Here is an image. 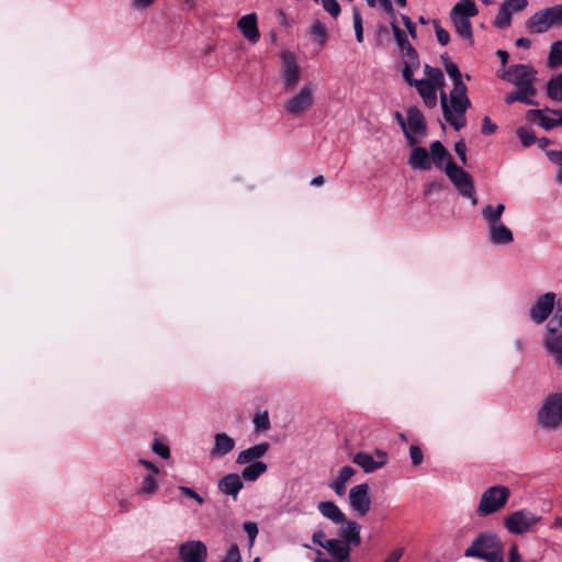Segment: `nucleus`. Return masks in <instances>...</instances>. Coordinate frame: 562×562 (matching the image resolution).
<instances>
[{
    "instance_id": "1",
    "label": "nucleus",
    "mask_w": 562,
    "mask_h": 562,
    "mask_svg": "<svg viewBox=\"0 0 562 562\" xmlns=\"http://www.w3.org/2000/svg\"><path fill=\"white\" fill-rule=\"evenodd\" d=\"M447 75L453 81V88L449 94L440 90V104L445 120L459 131L467 124L465 112L471 106L467 97V86L462 82V76L457 64L447 61L445 64Z\"/></svg>"
},
{
    "instance_id": "2",
    "label": "nucleus",
    "mask_w": 562,
    "mask_h": 562,
    "mask_svg": "<svg viewBox=\"0 0 562 562\" xmlns=\"http://www.w3.org/2000/svg\"><path fill=\"white\" fill-rule=\"evenodd\" d=\"M467 558H479L486 562H504L503 548L498 537L491 531L482 532L464 551Z\"/></svg>"
},
{
    "instance_id": "3",
    "label": "nucleus",
    "mask_w": 562,
    "mask_h": 562,
    "mask_svg": "<svg viewBox=\"0 0 562 562\" xmlns=\"http://www.w3.org/2000/svg\"><path fill=\"white\" fill-rule=\"evenodd\" d=\"M317 85L306 81L300 89L290 91V98L284 102L285 113L291 117H302L311 111L315 104Z\"/></svg>"
},
{
    "instance_id": "4",
    "label": "nucleus",
    "mask_w": 562,
    "mask_h": 562,
    "mask_svg": "<svg viewBox=\"0 0 562 562\" xmlns=\"http://www.w3.org/2000/svg\"><path fill=\"white\" fill-rule=\"evenodd\" d=\"M479 10L473 0H461L457 2L450 12L451 21L456 31L465 40L472 41V24L470 18L477 15Z\"/></svg>"
},
{
    "instance_id": "5",
    "label": "nucleus",
    "mask_w": 562,
    "mask_h": 562,
    "mask_svg": "<svg viewBox=\"0 0 562 562\" xmlns=\"http://www.w3.org/2000/svg\"><path fill=\"white\" fill-rule=\"evenodd\" d=\"M538 425L548 430H554L562 425V394L547 396L537 415Z\"/></svg>"
},
{
    "instance_id": "6",
    "label": "nucleus",
    "mask_w": 562,
    "mask_h": 562,
    "mask_svg": "<svg viewBox=\"0 0 562 562\" xmlns=\"http://www.w3.org/2000/svg\"><path fill=\"white\" fill-rule=\"evenodd\" d=\"M137 464L144 468V472H138L135 476V494L143 498L153 497L159 488L157 475L159 469L151 461L138 459Z\"/></svg>"
},
{
    "instance_id": "7",
    "label": "nucleus",
    "mask_w": 562,
    "mask_h": 562,
    "mask_svg": "<svg viewBox=\"0 0 562 562\" xmlns=\"http://www.w3.org/2000/svg\"><path fill=\"white\" fill-rule=\"evenodd\" d=\"M510 491L505 485H494L488 487L481 495L477 505V515L485 517L501 510L508 502Z\"/></svg>"
},
{
    "instance_id": "8",
    "label": "nucleus",
    "mask_w": 562,
    "mask_h": 562,
    "mask_svg": "<svg viewBox=\"0 0 562 562\" xmlns=\"http://www.w3.org/2000/svg\"><path fill=\"white\" fill-rule=\"evenodd\" d=\"M302 78V68L294 53H280V82L285 92L296 89Z\"/></svg>"
},
{
    "instance_id": "9",
    "label": "nucleus",
    "mask_w": 562,
    "mask_h": 562,
    "mask_svg": "<svg viewBox=\"0 0 562 562\" xmlns=\"http://www.w3.org/2000/svg\"><path fill=\"white\" fill-rule=\"evenodd\" d=\"M445 171L449 180L456 187L459 194L471 200L472 205H476L477 198L471 175L463 170L461 167L457 166L452 159L447 161Z\"/></svg>"
},
{
    "instance_id": "10",
    "label": "nucleus",
    "mask_w": 562,
    "mask_h": 562,
    "mask_svg": "<svg viewBox=\"0 0 562 562\" xmlns=\"http://www.w3.org/2000/svg\"><path fill=\"white\" fill-rule=\"evenodd\" d=\"M541 516L527 509H519L504 518L505 528L514 535H524L541 521Z\"/></svg>"
},
{
    "instance_id": "11",
    "label": "nucleus",
    "mask_w": 562,
    "mask_h": 562,
    "mask_svg": "<svg viewBox=\"0 0 562 562\" xmlns=\"http://www.w3.org/2000/svg\"><path fill=\"white\" fill-rule=\"evenodd\" d=\"M536 70L529 65H514L498 72V76L516 87L535 86Z\"/></svg>"
},
{
    "instance_id": "12",
    "label": "nucleus",
    "mask_w": 562,
    "mask_h": 562,
    "mask_svg": "<svg viewBox=\"0 0 562 562\" xmlns=\"http://www.w3.org/2000/svg\"><path fill=\"white\" fill-rule=\"evenodd\" d=\"M426 132V122L423 113L417 108H411L407 111L406 125L404 134L411 145L419 142L417 135H424Z\"/></svg>"
},
{
    "instance_id": "13",
    "label": "nucleus",
    "mask_w": 562,
    "mask_h": 562,
    "mask_svg": "<svg viewBox=\"0 0 562 562\" xmlns=\"http://www.w3.org/2000/svg\"><path fill=\"white\" fill-rule=\"evenodd\" d=\"M350 508L360 516H364L371 508L370 486L367 483L356 485L349 491Z\"/></svg>"
},
{
    "instance_id": "14",
    "label": "nucleus",
    "mask_w": 562,
    "mask_h": 562,
    "mask_svg": "<svg viewBox=\"0 0 562 562\" xmlns=\"http://www.w3.org/2000/svg\"><path fill=\"white\" fill-rule=\"evenodd\" d=\"M178 557L182 562H205L207 548L200 540H187L178 547Z\"/></svg>"
},
{
    "instance_id": "15",
    "label": "nucleus",
    "mask_w": 562,
    "mask_h": 562,
    "mask_svg": "<svg viewBox=\"0 0 562 562\" xmlns=\"http://www.w3.org/2000/svg\"><path fill=\"white\" fill-rule=\"evenodd\" d=\"M526 119L530 123H536L544 130H551L562 125V111L549 109L529 110L526 113Z\"/></svg>"
},
{
    "instance_id": "16",
    "label": "nucleus",
    "mask_w": 562,
    "mask_h": 562,
    "mask_svg": "<svg viewBox=\"0 0 562 562\" xmlns=\"http://www.w3.org/2000/svg\"><path fill=\"white\" fill-rule=\"evenodd\" d=\"M557 295L553 292H547L539 296L530 307V318L536 324H542L552 313L555 305Z\"/></svg>"
},
{
    "instance_id": "17",
    "label": "nucleus",
    "mask_w": 562,
    "mask_h": 562,
    "mask_svg": "<svg viewBox=\"0 0 562 562\" xmlns=\"http://www.w3.org/2000/svg\"><path fill=\"white\" fill-rule=\"evenodd\" d=\"M325 550L330 554L334 561L322 558V551L317 550L318 557L315 559V562H350L351 547L344 540L329 539L328 542H326Z\"/></svg>"
},
{
    "instance_id": "18",
    "label": "nucleus",
    "mask_w": 562,
    "mask_h": 562,
    "mask_svg": "<svg viewBox=\"0 0 562 562\" xmlns=\"http://www.w3.org/2000/svg\"><path fill=\"white\" fill-rule=\"evenodd\" d=\"M386 461L387 454L382 450H375V458L364 451L357 452L352 458V462L359 465L366 473H372L382 469Z\"/></svg>"
},
{
    "instance_id": "19",
    "label": "nucleus",
    "mask_w": 562,
    "mask_h": 562,
    "mask_svg": "<svg viewBox=\"0 0 562 562\" xmlns=\"http://www.w3.org/2000/svg\"><path fill=\"white\" fill-rule=\"evenodd\" d=\"M547 331L542 339L543 347L554 358L555 363L562 368V333H559L551 324L547 325Z\"/></svg>"
},
{
    "instance_id": "20",
    "label": "nucleus",
    "mask_w": 562,
    "mask_h": 562,
    "mask_svg": "<svg viewBox=\"0 0 562 562\" xmlns=\"http://www.w3.org/2000/svg\"><path fill=\"white\" fill-rule=\"evenodd\" d=\"M236 446V441L226 432H216L214 435V443L210 450L212 458H222L231 453Z\"/></svg>"
},
{
    "instance_id": "21",
    "label": "nucleus",
    "mask_w": 562,
    "mask_h": 562,
    "mask_svg": "<svg viewBox=\"0 0 562 562\" xmlns=\"http://www.w3.org/2000/svg\"><path fill=\"white\" fill-rule=\"evenodd\" d=\"M237 27L241 34L251 43H257L260 38L256 13H248L239 19Z\"/></svg>"
},
{
    "instance_id": "22",
    "label": "nucleus",
    "mask_w": 562,
    "mask_h": 562,
    "mask_svg": "<svg viewBox=\"0 0 562 562\" xmlns=\"http://www.w3.org/2000/svg\"><path fill=\"white\" fill-rule=\"evenodd\" d=\"M221 493L232 496L233 499L237 498L238 493L243 490V479L237 473H229L224 475L217 483Z\"/></svg>"
},
{
    "instance_id": "23",
    "label": "nucleus",
    "mask_w": 562,
    "mask_h": 562,
    "mask_svg": "<svg viewBox=\"0 0 562 562\" xmlns=\"http://www.w3.org/2000/svg\"><path fill=\"white\" fill-rule=\"evenodd\" d=\"M527 30L532 33H544L549 29L553 27L550 15L548 13V9H542L535 14H532L525 23Z\"/></svg>"
},
{
    "instance_id": "24",
    "label": "nucleus",
    "mask_w": 562,
    "mask_h": 562,
    "mask_svg": "<svg viewBox=\"0 0 562 562\" xmlns=\"http://www.w3.org/2000/svg\"><path fill=\"white\" fill-rule=\"evenodd\" d=\"M487 237L493 245H509L514 240L512 231L502 222L487 227Z\"/></svg>"
},
{
    "instance_id": "25",
    "label": "nucleus",
    "mask_w": 562,
    "mask_h": 562,
    "mask_svg": "<svg viewBox=\"0 0 562 562\" xmlns=\"http://www.w3.org/2000/svg\"><path fill=\"white\" fill-rule=\"evenodd\" d=\"M270 445L268 442H261L255 446H251L245 450H241L236 459V463L238 464H250L254 462H258L260 458H262L267 451L269 450Z\"/></svg>"
},
{
    "instance_id": "26",
    "label": "nucleus",
    "mask_w": 562,
    "mask_h": 562,
    "mask_svg": "<svg viewBox=\"0 0 562 562\" xmlns=\"http://www.w3.org/2000/svg\"><path fill=\"white\" fill-rule=\"evenodd\" d=\"M342 526L338 530V540H344L350 547H357L360 544V525L353 520H347L341 524Z\"/></svg>"
},
{
    "instance_id": "27",
    "label": "nucleus",
    "mask_w": 562,
    "mask_h": 562,
    "mask_svg": "<svg viewBox=\"0 0 562 562\" xmlns=\"http://www.w3.org/2000/svg\"><path fill=\"white\" fill-rule=\"evenodd\" d=\"M317 509L324 518L330 520L335 525H340L346 521V515L331 501L319 502L317 504Z\"/></svg>"
},
{
    "instance_id": "28",
    "label": "nucleus",
    "mask_w": 562,
    "mask_h": 562,
    "mask_svg": "<svg viewBox=\"0 0 562 562\" xmlns=\"http://www.w3.org/2000/svg\"><path fill=\"white\" fill-rule=\"evenodd\" d=\"M412 87H415L418 91V94L423 99L424 104L432 109L437 105V88L436 86L431 85L428 81H425L423 79H419L418 81H414V85Z\"/></svg>"
},
{
    "instance_id": "29",
    "label": "nucleus",
    "mask_w": 562,
    "mask_h": 562,
    "mask_svg": "<svg viewBox=\"0 0 562 562\" xmlns=\"http://www.w3.org/2000/svg\"><path fill=\"white\" fill-rule=\"evenodd\" d=\"M408 165L413 169L429 170L431 168V159L424 147L414 146L408 158Z\"/></svg>"
},
{
    "instance_id": "30",
    "label": "nucleus",
    "mask_w": 562,
    "mask_h": 562,
    "mask_svg": "<svg viewBox=\"0 0 562 562\" xmlns=\"http://www.w3.org/2000/svg\"><path fill=\"white\" fill-rule=\"evenodd\" d=\"M536 94L537 89L535 86L518 87L516 91H513L505 97V102L507 104L521 102L524 104L532 105L535 104L533 97Z\"/></svg>"
},
{
    "instance_id": "31",
    "label": "nucleus",
    "mask_w": 562,
    "mask_h": 562,
    "mask_svg": "<svg viewBox=\"0 0 562 562\" xmlns=\"http://www.w3.org/2000/svg\"><path fill=\"white\" fill-rule=\"evenodd\" d=\"M356 470L350 465H345L338 472L336 479L329 483V487L338 495L342 496L346 492V485L355 475Z\"/></svg>"
},
{
    "instance_id": "32",
    "label": "nucleus",
    "mask_w": 562,
    "mask_h": 562,
    "mask_svg": "<svg viewBox=\"0 0 562 562\" xmlns=\"http://www.w3.org/2000/svg\"><path fill=\"white\" fill-rule=\"evenodd\" d=\"M391 26L402 55L405 58L417 56V53L409 43L406 33L403 30H401L395 23H392Z\"/></svg>"
},
{
    "instance_id": "33",
    "label": "nucleus",
    "mask_w": 562,
    "mask_h": 562,
    "mask_svg": "<svg viewBox=\"0 0 562 562\" xmlns=\"http://www.w3.org/2000/svg\"><path fill=\"white\" fill-rule=\"evenodd\" d=\"M505 211V205L498 203L497 205L488 204L482 210V216L486 223V227L502 223V216Z\"/></svg>"
},
{
    "instance_id": "34",
    "label": "nucleus",
    "mask_w": 562,
    "mask_h": 562,
    "mask_svg": "<svg viewBox=\"0 0 562 562\" xmlns=\"http://www.w3.org/2000/svg\"><path fill=\"white\" fill-rule=\"evenodd\" d=\"M267 464L262 461L246 464L241 471L240 477L247 482H255L261 474L267 471Z\"/></svg>"
},
{
    "instance_id": "35",
    "label": "nucleus",
    "mask_w": 562,
    "mask_h": 562,
    "mask_svg": "<svg viewBox=\"0 0 562 562\" xmlns=\"http://www.w3.org/2000/svg\"><path fill=\"white\" fill-rule=\"evenodd\" d=\"M431 160L437 167H440L445 160L451 159L449 153L439 140H435L430 144Z\"/></svg>"
},
{
    "instance_id": "36",
    "label": "nucleus",
    "mask_w": 562,
    "mask_h": 562,
    "mask_svg": "<svg viewBox=\"0 0 562 562\" xmlns=\"http://www.w3.org/2000/svg\"><path fill=\"white\" fill-rule=\"evenodd\" d=\"M424 72L425 77L423 80L428 81L440 89L445 86V76L439 68L425 65Z\"/></svg>"
},
{
    "instance_id": "37",
    "label": "nucleus",
    "mask_w": 562,
    "mask_h": 562,
    "mask_svg": "<svg viewBox=\"0 0 562 562\" xmlns=\"http://www.w3.org/2000/svg\"><path fill=\"white\" fill-rule=\"evenodd\" d=\"M404 63L405 66L402 70L403 78L409 86H413L414 81H418L413 78L415 70L419 67L418 56L406 57Z\"/></svg>"
},
{
    "instance_id": "38",
    "label": "nucleus",
    "mask_w": 562,
    "mask_h": 562,
    "mask_svg": "<svg viewBox=\"0 0 562 562\" xmlns=\"http://www.w3.org/2000/svg\"><path fill=\"white\" fill-rule=\"evenodd\" d=\"M512 11L502 3L496 16L494 18L493 25L499 30L508 29L512 25Z\"/></svg>"
},
{
    "instance_id": "39",
    "label": "nucleus",
    "mask_w": 562,
    "mask_h": 562,
    "mask_svg": "<svg viewBox=\"0 0 562 562\" xmlns=\"http://www.w3.org/2000/svg\"><path fill=\"white\" fill-rule=\"evenodd\" d=\"M548 66L550 68L562 66V41H557L551 45L548 56Z\"/></svg>"
},
{
    "instance_id": "40",
    "label": "nucleus",
    "mask_w": 562,
    "mask_h": 562,
    "mask_svg": "<svg viewBox=\"0 0 562 562\" xmlns=\"http://www.w3.org/2000/svg\"><path fill=\"white\" fill-rule=\"evenodd\" d=\"M548 95L555 101H562V74L548 82Z\"/></svg>"
},
{
    "instance_id": "41",
    "label": "nucleus",
    "mask_w": 562,
    "mask_h": 562,
    "mask_svg": "<svg viewBox=\"0 0 562 562\" xmlns=\"http://www.w3.org/2000/svg\"><path fill=\"white\" fill-rule=\"evenodd\" d=\"M352 20H353V29L356 34V40L358 43H362L363 41V25L362 18L360 12L357 9L352 11Z\"/></svg>"
},
{
    "instance_id": "42",
    "label": "nucleus",
    "mask_w": 562,
    "mask_h": 562,
    "mask_svg": "<svg viewBox=\"0 0 562 562\" xmlns=\"http://www.w3.org/2000/svg\"><path fill=\"white\" fill-rule=\"evenodd\" d=\"M549 159L559 165V169L555 173V181L562 186V151L549 150L547 151Z\"/></svg>"
},
{
    "instance_id": "43",
    "label": "nucleus",
    "mask_w": 562,
    "mask_h": 562,
    "mask_svg": "<svg viewBox=\"0 0 562 562\" xmlns=\"http://www.w3.org/2000/svg\"><path fill=\"white\" fill-rule=\"evenodd\" d=\"M517 136L521 140V144L526 147L532 145L536 142L533 132L524 126L517 130Z\"/></svg>"
},
{
    "instance_id": "44",
    "label": "nucleus",
    "mask_w": 562,
    "mask_h": 562,
    "mask_svg": "<svg viewBox=\"0 0 562 562\" xmlns=\"http://www.w3.org/2000/svg\"><path fill=\"white\" fill-rule=\"evenodd\" d=\"M151 451L165 460H168L170 458L169 447L158 439L154 440L151 445Z\"/></svg>"
},
{
    "instance_id": "45",
    "label": "nucleus",
    "mask_w": 562,
    "mask_h": 562,
    "mask_svg": "<svg viewBox=\"0 0 562 562\" xmlns=\"http://www.w3.org/2000/svg\"><path fill=\"white\" fill-rule=\"evenodd\" d=\"M254 426L256 430H268L270 428V419L267 412L258 413L254 417Z\"/></svg>"
},
{
    "instance_id": "46",
    "label": "nucleus",
    "mask_w": 562,
    "mask_h": 562,
    "mask_svg": "<svg viewBox=\"0 0 562 562\" xmlns=\"http://www.w3.org/2000/svg\"><path fill=\"white\" fill-rule=\"evenodd\" d=\"M548 9L552 26L562 25V4L553 5Z\"/></svg>"
},
{
    "instance_id": "47",
    "label": "nucleus",
    "mask_w": 562,
    "mask_h": 562,
    "mask_svg": "<svg viewBox=\"0 0 562 562\" xmlns=\"http://www.w3.org/2000/svg\"><path fill=\"white\" fill-rule=\"evenodd\" d=\"M321 3L333 18L336 19L340 14L341 9L337 0H321Z\"/></svg>"
},
{
    "instance_id": "48",
    "label": "nucleus",
    "mask_w": 562,
    "mask_h": 562,
    "mask_svg": "<svg viewBox=\"0 0 562 562\" xmlns=\"http://www.w3.org/2000/svg\"><path fill=\"white\" fill-rule=\"evenodd\" d=\"M241 555L237 544H232L221 562H240Z\"/></svg>"
},
{
    "instance_id": "49",
    "label": "nucleus",
    "mask_w": 562,
    "mask_h": 562,
    "mask_svg": "<svg viewBox=\"0 0 562 562\" xmlns=\"http://www.w3.org/2000/svg\"><path fill=\"white\" fill-rule=\"evenodd\" d=\"M503 5H506V8L512 11V13L520 12L527 8L528 1L527 0H505L503 2Z\"/></svg>"
},
{
    "instance_id": "50",
    "label": "nucleus",
    "mask_w": 562,
    "mask_h": 562,
    "mask_svg": "<svg viewBox=\"0 0 562 562\" xmlns=\"http://www.w3.org/2000/svg\"><path fill=\"white\" fill-rule=\"evenodd\" d=\"M244 530L248 536L249 539V547H252L255 539L258 535V526L254 521H246L244 522Z\"/></svg>"
},
{
    "instance_id": "51",
    "label": "nucleus",
    "mask_w": 562,
    "mask_h": 562,
    "mask_svg": "<svg viewBox=\"0 0 562 562\" xmlns=\"http://www.w3.org/2000/svg\"><path fill=\"white\" fill-rule=\"evenodd\" d=\"M370 8L380 5L387 14L394 15V9L391 0H366Z\"/></svg>"
},
{
    "instance_id": "52",
    "label": "nucleus",
    "mask_w": 562,
    "mask_h": 562,
    "mask_svg": "<svg viewBox=\"0 0 562 562\" xmlns=\"http://www.w3.org/2000/svg\"><path fill=\"white\" fill-rule=\"evenodd\" d=\"M178 491L183 495L194 499L200 505L204 503V498L200 496L192 487L181 485L178 487Z\"/></svg>"
},
{
    "instance_id": "53",
    "label": "nucleus",
    "mask_w": 562,
    "mask_h": 562,
    "mask_svg": "<svg viewBox=\"0 0 562 562\" xmlns=\"http://www.w3.org/2000/svg\"><path fill=\"white\" fill-rule=\"evenodd\" d=\"M435 32H436L437 41L441 45H447L449 43L450 35H449L448 31H446L443 27H441L439 25V23H437V22H435Z\"/></svg>"
},
{
    "instance_id": "54",
    "label": "nucleus",
    "mask_w": 562,
    "mask_h": 562,
    "mask_svg": "<svg viewBox=\"0 0 562 562\" xmlns=\"http://www.w3.org/2000/svg\"><path fill=\"white\" fill-rule=\"evenodd\" d=\"M312 34L324 41L327 34L325 25L319 21H315L312 25Z\"/></svg>"
},
{
    "instance_id": "55",
    "label": "nucleus",
    "mask_w": 562,
    "mask_h": 562,
    "mask_svg": "<svg viewBox=\"0 0 562 562\" xmlns=\"http://www.w3.org/2000/svg\"><path fill=\"white\" fill-rule=\"evenodd\" d=\"M409 456L414 465H418L423 462V452L417 446H411Z\"/></svg>"
},
{
    "instance_id": "56",
    "label": "nucleus",
    "mask_w": 562,
    "mask_h": 562,
    "mask_svg": "<svg viewBox=\"0 0 562 562\" xmlns=\"http://www.w3.org/2000/svg\"><path fill=\"white\" fill-rule=\"evenodd\" d=\"M329 539H326V535L323 530H317L312 536L313 543L326 549V542H328Z\"/></svg>"
},
{
    "instance_id": "57",
    "label": "nucleus",
    "mask_w": 562,
    "mask_h": 562,
    "mask_svg": "<svg viewBox=\"0 0 562 562\" xmlns=\"http://www.w3.org/2000/svg\"><path fill=\"white\" fill-rule=\"evenodd\" d=\"M497 126L488 116H485L482 122V133L485 135H491L496 131Z\"/></svg>"
},
{
    "instance_id": "58",
    "label": "nucleus",
    "mask_w": 562,
    "mask_h": 562,
    "mask_svg": "<svg viewBox=\"0 0 562 562\" xmlns=\"http://www.w3.org/2000/svg\"><path fill=\"white\" fill-rule=\"evenodd\" d=\"M454 150L459 156L462 164H467V146L463 140H459L454 144Z\"/></svg>"
},
{
    "instance_id": "59",
    "label": "nucleus",
    "mask_w": 562,
    "mask_h": 562,
    "mask_svg": "<svg viewBox=\"0 0 562 562\" xmlns=\"http://www.w3.org/2000/svg\"><path fill=\"white\" fill-rule=\"evenodd\" d=\"M402 21L412 37H416V26L407 15H402Z\"/></svg>"
},
{
    "instance_id": "60",
    "label": "nucleus",
    "mask_w": 562,
    "mask_h": 562,
    "mask_svg": "<svg viewBox=\"0 0 562 562\" xmlns=\"http://www.w3.org/2000/svg\"><path fill=\"white\" fill-rule=\"evenodd\" d=\"M508 562H521V555L518 552L517 544H513L509 549Z\"/></svg>"
},
{
    "instance_id": "61",
    "label": "nucleus",
    "mask_w": 562,
    "mask_h": 562,
    "mask_svg": "<svg viewBox=\"0 0 562 562\" xmlns=\"http://www.w3.org/2000/svg\"><path fill=\"white\" fill-rule=\"evenodd\" d=\"M403 553L404 549L397 548L384 560V562H398Z\"/></svg>"
},
{
    "instance_id": "62",
    "label": "nucleus",
    "mask_w": 562,
    "mask_h": 562,
    "mask_svg": "<svg viewBox=\"0 0 562 562\" xmlns=\"http://www.w3.org/2000/svg\"><path fill=\"white\" fill-rule=\"evenodd\" d=\"M154 0H133L135 9H146L153 4Z\"/></svg>"
},
{
    "instance_id": "63",
    "label": "nucleus",
    "mask_w": 562,
    "mask_h": 562,
    "mask_svg": "<svg viewBox=\"0 0 562 562\" xmlns=\"http://www.w3.org/2000/svg\"><path fill=\"white\" fill-rule=\"evenodd\" d=\"M554 323H557L558 326L562 327V308L560 306L558 307L554 317L551 319L549 324H551V326L554 327Z\"/></svg>"
},
{
    "instance_id": "64",
    "label": "nucleus",
    "mask_w": 562,
    "mask_h": 562,
    "mask_svg": "<svg viewBox=\"0 0 562 562\" xmlns=\"http://www.w3.org/2000/svg\"><path fill=\"white\" fill-rule=\"evenodd\" d=\"M530 45H531L530 40H528L526 37H519L516 40V46H518V47L529 48Z\"/></svg>"
}]
</instances>
